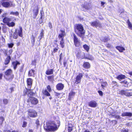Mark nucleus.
<instances>
[{"label":"nucleus","instance_id":"obj_19","mask_svg":"<svg viewBox=\"0 0 132 132\" xmlns=\"http://www.w3.org/2000/svg\"><path fill=\"white\" fill-rule=\"evenodd\" d=\"M53 73V70L51 69L47 70L46 72V74L48 75L52 74Z\"/></svg>","mask_w":132,"mask_h":132},{"label":"nucleus","instance_id":"obj_51","mask_svg":"<svg viewBox=\"0 0 132 132\" xmlns=\"http://www.w3.org/2000/svg\"><path fill=\"white\" fill-rule=\"evenodd\" d=\"M48 25H49V27H50V29L52 28V24H51V23H50V22H49V23Z\"/></svg>","mask_w":132,"mask_h":132},{"label":"nucleus","instance_id":"obj_26","mask_svg":"<svg viewBox=\"0 0 132 132\" xmlns=\"http://www.w3.org/2000/svg\"><path fill=\"white\" fill-rule=\"evenodd\" d=\"M65 35V32L64 31H62V33L59 35V37L60 38H61V39L62 38H63V39Z\"/></svg>","mask_w":132,"mask_h":132},{"label":"nucleus","instance_id":"obj_17","mask_svg":"<svg viewBox=\"0 0 132 132\" xmlns=\"http://www.w3.org/2000/svg\"><path fill=\"white\" fill-rule=\"evenodd\" d=\"M76 56L78 58L82 57L81 51L80 50H79L77 51L76 53Z\"/></svg>","mask_w":132,"mask_h":132},{"label":"nucleus","instance_id":"obj_41","mask_svg":"<svg viewBox=\"0 0 132 132\" xmlns=\"http://www.w3.org/2000/svg\"><path fill=\"white\" fill-rule=\"evenodd\" d=\"M10 14H13L15 15H18L19 14V13L18 12H11L10 13Z\"/></svg>","mask_w":132,"mask_h":132},{"label":"nucleus","instance_id":"obj_45","mask_svg":"<svg viewBox=\"0 0 132 132\" xmlns=\"http://www.w3.org/2000/svg\"><path fill=\"white\" fill-rule=\"evenodd\" d=\"M72 127H69L68 128V131L69 132H70L71 131H72Z\"/></svg>","mask_w":132,"mask_h":132},{"label":"nucleus","instance_id":"obj_16","mask_svg":"<svg viewBox=\"0 0 132 132\" xmlns=\"http://www.w3.org/2000/svg\"><path fill=\"white\" fill-rule=\"evenodd\" d=\"M20 30H17V32H18V35L19 36L22 37V27H19Z\"/></svg>","mask_w":132,"mask_h":132},{"label":"nucleus","instance_id":"obj_11","mask_svg":"<svg viewBox=\"0 0 132 132\" xmlns=\"http://www.w3.org/2000/svg\"><path fill=\"white\" fill-rule=\"evenodd\" d=\"M11 21V19L7 17L4 18L3 21L4 23H6L7 24Z\"/></svg>","mask_w":132,"mask_h":132},{"label":"nucleus","instance_id":"obj_58","mask_svg":"<svg viewBox=\"0 0 132 132\" xmlns=\"http://www.w3.org/2000/svg\"><path fill=\"white\" fill-rule=\"evenodd\" d=\"M58 49L57 48H55L54 50V52H55L57 51Z\"/></svg>","mask_w":132,"mask_h":132},{"label":"nucleus","instance_id":"obj_21","mask_svg":"<svg viewBox=\"0 0 132 132\" xmlns=\"http://www.w3.org/2000/svg\"><path fill=\"white\" fill-rule=\"evenodd\" d=\"M116 48L120 52H122L123 51L125 50V48L122 46H117L116 47Z\"/></svg>","mask_w":132,"mask_h":132},{"label":"nucleus","instance_id":"obj_34","mask_svg":"<svg viewBox=\"0 0 132 132\" xmlns=\"http://www.w3.org/2000/svg\"><path fill=\"white\" fill-rule=\"evenodd\" d=\"M47 78L50 81H53L54 80V76H48Z\"/></svg>","mask_w":132,"mask_h":132},{"label":"nucleus","instance_id":"obj_18","mask_svg":"<svg viewBox=\"0 0 132 132\" xmlns=\"http://www.w3.org/2000/svg\"><path fill=\"white\" fill-rule=\"evenodd\" d=\"M35 71L31 69L28 72V75L29 76H34L35 75Z\"/></svg>","mask_w":132,"mask_h":132},{"label":"nucleus","instance_id":"obj_32","mask_svg":"<svg viewBox=\"0 0 132 132\" xmlns=\"http://www.w3.org/2000/svg\"><path fill=\"white\" fill-rule=\"evenodd\" d=\"M83 47L88 52L89 50V46L86 45H83Z\"/></svg>","mask_w":132,"mask_h":132},{"label":"nucleus","instance_id":"obj_25","mask_svg":"<svg viewBox=\"0 0 132 132\" xmlns=\"http://www.w3.org/2000/svg\"><path fill=\"white\" fill-rule=\"evenodd\" d=\"M32 80L30 78H28L27 80V83L28 85L30 86L32 84Z\"/></svg>","mask_w":132,"mask_h":132},{"label":"nucleus","instance_id":"obj_29","mask_svg":"<svg viewBox=\"0 0 132 132\" xmlns=\"http://www.w3.org/2000/svg\"><path fill=\"white\" fill-rule=\"evenodd\" d=\"M107 85V83L106 81H103L101 82V86L103 88H104Z\"/></svg>","mask_w":132,"mask_h":132},{"label":"nucleus","instance_id":"obj_40","mask_svg":"<svg viewBox=\"0 0 132 132\" xmlns=\"http://www.w3.org/2000/svg\"><path fill=\"white\" fill-rule=\"evenodd\" d=\"M4 120V119L3 117H0V123L1 124H2Z\"/></svg>","mask_w":132,"mask_h":132},{"label":"nucleus","instance_id":"obj_4","mask_svg":"<svg viewBox=\"0 0 132 132\" xmlns=\"http://www.w3.org/2000/svg\"><path fill=\"white\" fill-rule=\"evenodd\" d=\"M27 112L28 116L30 117L35 118L37 116V112L33 109H29Z\"/></svg>","mask_w":132,"mask_h":132},{"label":"nucleus","instance_id":"obj_2","mask_svg":"<svg viewBox=\"0 0 132 132\" xmlns=\"http://www.w3.org/2000/svg\"><path fill=\"white\" fill-rule=\"evenodd\" d=\"M60 126V122L58 121L56 124L53 121H49L47 124V128L50 131H54L57 129Z\"/></svg>","mask_w":132,"mask_h":132},{"label":"nucleus","instance_id":"obj_59","mask_svg":"<svg viewBox=\"0 0 132 132\" xmlns=\"http://www.w3.org/2000/svg\"><path fill=\"white\" fill-rule=\"evenodd\" d=\"M3 76V74L2 73L0 74V80L1 79Z\"/></svg>","mask_w":132,"mask_h":132},{"label":"nucleus","instance_id":"obj_22","mask_svg":"<svg viewBox=\"0 0 132 132\" xmlns=\"http://www.w3.org/2000/svg\"><path fill=\"white\" fill-rule=\"evenodd\" d=\"M11 59L10 56H8L6 59L5 61V64L6 65L8 64L9 62Z\"/></svg>","mask_w":132,"mask_h":132},{"label":"nucleus","instance_id":"obj_39","mask_svg":"<svg viewBox=\"0 0 132 132\" xmlns=\"http://www.w3.org/2000/svg\"><path fill=\"white\" fill-rule=\"evenodd\" d=\"M33 12L35 13V15H37L38 12V9H35L33 10Z\"/></svg>","mask_w":132,"mask_h":132},{"label":"nucleus","instance_id":"obj_33","mask_svg":"<svg viewBox=\"0 0 132 132\" xmlns=\"http://www.w3.org/2000/svg\"><path fill=\"white\" fill-rule=\"evenodd\" d=\"M13 52L12 49H11L9 50V51L6 52L7 56H10Z\"/></svg>","mask_w":132,"mask_h":132},{"label":"nucleus","instance_id":"obj_15","mask_svg":"<svg viewBox=\"0 0 132 132\" xmlns=\"http://www.w3.org/2000/svg\"><path fill=\"white\" fill-rule=\"evenodd\" d=\"M131 89L126 90L125 95L126 96H132V92H128L127 91L131 90Z\"/></svg>","mask_w":132,"mask_h":132},{"label":"nucleus","instance_id":"obj_20","mask_svg":"<svg viewBox=\"0 0 132 132\" xmlns=\"http://www.w3.org/2000/svg\"><path fill=\"white\" fill-rule=\"evenodd\" d=\"M84 68L86 69H88L90 68V64L87 62H85L83 65Z\"/></svg>","mask_w":132,"mask_h":132},{"label":"nucleus","instance_id":"obj_13","mask_svg":"<svg viewBox=\"0 0 132 132\" xmlns=\"http://www.w3.org/2000/svg\"><path fill=\"white\" fill-rule=\"evenodd\" d=\"M2 6L5 7H8L10 5V3L8 2H4L1 3Z\"/></svg>","mask_w":132,"mask_h":132},{"label":"nucleus","instance_id":"obj_43","mask_svg":"<svg viewBox=\"0 0 132 132\" xmlns=\"http://www.w3.org/2000/svg\"><path fill=\"white\" fill-rule=\"evenodd\" d=\"M47 89L49 92H50L51 91V89L50 86L48 85L47 86Z\"/></svg>","mask_w":132,"mask_h":132},{"label":"nucleus","instance_id":"obj_8","mask_svg":"<svg viewBox=\"0 0 132 132\" xmlns=\"http://www.w3.org/2000/svg\"><path fill=\"white\" fill-rule=\"evenodd\" d=\"M88 105L91 107L95 108L97 106V104L95 101H93L89 103Z\"/></svg>","mask_w":132,"mask_h":132},{"label":"nucleus","instance_id":"obj_50","mask_svg":"<svg viewBox=\"0 0 132 132\" xmlns=\"http://www.w3.org/2000/svg\"><path fill=\"white\" fill-rule=\"evenodd\" d=\"M121 132H128V130L123 129L121 130Z\"/></svg>","mask_w":132,"mask_h":132},{"label":"nucleus","instance_id":"obj_64","mask_svg":"<svg viewBox=\"0 0 132 132\" xmlns=\"http://www.w3.org/2000/svg\"><path fill=\"white\" fill-rule=\"evenodd\" d=\"M29 132H32L33 131L32 129H30L29 130Z\"/></svg>","mask_w":132,"mask_h":132},{"label":"nucleus","instance_id":"obj_35","mask_svg":"<svg viewBox=\"0 0 132 132\" xmlns=\"http://www.w3.org/2000/svg\"><path fill=\"white\" fill-rule=\"evenodd\" d=\"M17 30H16L14 32L13 35V37L14 39H16L18 37V35L17 34Z\"/></svg>","mask_w":132,"mask_h":132},{"label":"nucleus","instance_id":"obj_42","mask_svg":"<svg viewBox=\"0 0 132 132\" xmlns=\"http://www.w3.org/2000/svg\"><path fill=\"white\" fill-rule=\"evenodd\" d=\"M9 48H12L14 44L13 43H9L7 44Z\"/></svg>","mask_w":132,"mask_h":132},{"label":"nucleus","instance_id":"obj_54","mask_svg":"<svg viewBox=\"0 0 132 132\" xmlns=\"http://www.w3.org/2000/svg\"><path fill=\"white\" fill-rule=\"evenodd\" d=\"M121 82L123 83L124 84H126L128 82L127 81L125 80L124 81Z\"/></svg>","mask_w":132,"mask_h":132},{"label":"nucleus","instance_id":"obj_1","mask_svg":"<svg viewBox=\"0 0 132 132\" xmlns=\"http://www.w3.org/2000/svg\"><path fill=\"white\" fill-rule=\"evenodd\" d=\"M75 32L80 37H82L85 33V30L83 26L81 24L76 25L75 28Z\"/></svg>","mask_w":132,"mask_h":132},{"label":"nucleus","instance_id":"obj_12","mask_svg":"<svg viewBox=\"0 0 132 132\" xmlns=\"http://www.w3.org/2000/svg\"><path fill=\"white\" fill-rule=\"evenodd\" d=\"M132 115L131 113L129 112H124L122 114L121 116L122 117L128 116L130 117Z\"/></svg>","mask_w":132,"mask_h":132},{"label":"nucleus","instance_id":"obj_63","mask_svg":"<svg viewBox=\"0 0 132 132\" xmlns=\"http://www.w3.org/2000/svg\"><path fill=\"white\" fill-rule=\"evenodd\" d=\"M22 70H23V68H21L20 69V71L21 72H22Z\"/></svg>","mask_w":132,"mask_h":132},{"label":"nucleus","instance_id":"obj_27","mask_svg":"<svg viewBox=\"0 0 132 132\" xmlns=\"http://www.w3.org/2000/svg\"><path fill=\"white\" fill-rule=\"evenodd\" d=\"M125 76L123 75H119L118 76L117 78L118 80H120L125 78Z\"/></svg>","mask_w":132,"mask_h":132},{"label":"nucleus","instance_id":"obj_5","mask_svg":"<svg viewBox=\"0 0 132 132\" xmlns=\"http://www.w3.org/2000/svg\"><path fill=\"white\" fill-rule=\"evenodd\" d=\"M27 102L32 105H35L38 103V101L36 98L34 97H30L27 100Z\"/></svg>","mask_w":132,"mask_h":132},{"label":"nucleus","instance_id":"obj_23","mask_svg":"<svg viewBox=\"0 0 132 132\" xmlns=\"http://www.w3.org/2000/svg\"><path fill=\"white\" fill-rule=\"evenodd\" d=\"M12 64L14 67V69H15L16 68L17 65L18 64H19L20 63L16 61L13 62Z\"/></svg>","mask_w":132,"mask_h":132},{"label":"nucleus","instance_id":"obj_37","mask_svg":"<svg viewBox=\"0 0 132 132\" xmlns=\"http://www.w3.org/2000/svg\"><path fill=\"white\" fill-rule=\"evenodd\" d=\"M64 43L63 39V38H62L61 41H60V44L61 46L62 47V48L64 47Z\"/></svg>","mask_w":132,"mask_h":132},{"label":"nucleus","instance_id":"obj_52","mask_svg":"<svg viewBox=\"0 0 132 132\" xmlns=\"http://www.w3.org/2000/svg\"><path fill=\"white\" fill-rule=\"evenodd\" d=\"M36 124L37 125V127H38L39 125V121H38L37 120L36 122Z\"/></svg>","mask_w":132,"mask_h":132},{"label":"nucleus","instance_id":"obj_31","mask_svg":"<svg viewBox=\"0 0 132 132\" xmlns=\"http://www.w3.org/2000/svg\"><path fill=\"white\" fill-rule=\"evenodd\" d=\"M43 93L44 95L47 96H50V94L46 90H43Z\"/></svg>","mask_w":132,"mask_h":132},{"label":"nucleus","instance_id":"obj_30","mask_svg":"<svg viewBox=\"0 0 132 132\" xmlns=\"http://www.w3.org/2000/svg\"><path fill=\"white\" fill-rule=\"evenodd\" d=\"M7 25L9 27H13L15 26V23L13 22H9Z\"/></svg>","mask_w":132,"mask_h":132},{"label":"nucleus","instance_id":"obj_56","mask_svg":"<svg viewBox=\"0 0 132 132\" xmlns=\"http://www.w3.org/2000/svg\"><path fill=\"white\" fill-rule=\"evenodd\" d=\"M105 4V3L104 2H101V6H103Z\"/></svg>","mask_w":132,"mask_h":132},{"label":"nucleus","instance_id":"obj_46","mask_svg":"<svg viewBox=\"0 0 132 132\" xmlns=\"http://www.w3.org/2000/svg\"><path fill=\"white\" fill-rule=\"evenodd\" d=\"M13 91V87H11L9 89V92L10 93H11Z\"/></svg>","mask_w":132,"mask_h":132},{"label":"nucleus","instance_id":"obj_62","mask_svg":"<svg viewBox=\"0 0 132 132\" xmlns=\"http://www.w3.org/2000/svg\"><path fill=\"white\" fill-rule=\"evenodd\" d=\"M12 132H18V130H13Z\"/></svg>","mask_w":132,"mask_h":132},{"label":"nucleus","instance_id":"obj_47","mask_svg":"<svg viewBox=\"0 0 132 132\" xmlns=\"http://www.w3.org/2000/svg\"><path fill=\"white\" fill-rule=\"evenodd\" d=\"M7 15V13H5L2 15V17H4V18L6 17V16Z\"/></svg>","mask_w":132,"mask_h":132},{"label":"nucleus","instance_id":"obj_7","mask_svg":"<svg viewBox=\"0 0 132 132\" xmlns=\"http://www.w3.org/2000/svg\"><path fill=\"white\" fill-rule=\"evenodd\" d=\"M82 77V75L81 73H80L77 76L76 78V80L75 82V83L77 84L80 83L81 81V80Z\"/></svg>","mask_w":132,"mask_h":132},{"label":"nucleus","instance_id":"obj_53","mask_svg":"<svg viewBox=\"0 0 132 132\" xmlns=\"http://www.w3.org/2000/svg\"><path fill=\"white\" fill-rule=\"evenodd\" d=\"M114 117H115V118L117 119H119L120 118V116H119L118 115H115Z\"/></svg>","mask_w":132,"mask_h":132},{"label":"nucleus","instance_id":"obj_6","mask_svg":"<svg viewBox=\"0 0 132 132\" xmlns=\"http://www.w3.org/2000/svg\"><path fill=\"white\" fill-rule=\"evenodd\" d=\"M73 36L74 43L75 46L77 47H79L80 44V40L78 39L75 34H73Z\"/></svg>","mask_w":132,"mask_h":132},{"label":"nucleus","instance_id":"obj_60","mask_svg":"<svg viewBox=\"0 0 132 132\" xmlns=\"http://www.w3.org/2000/svg\"><path fill=\"white\" fill-rule=\"evenodd\" d=\"M62 53H61L60 55V60L61 58H62Z\"/></svg>","mask_w":132,"mask_h":132},{"label":"nucleus","instance_id":"obj_38","mask_svg":"<svg viewBox=\"0 0 132 132\" xmlns=\"http://www.w3.org/2000/svg\"><path fill=\"white\" fill-rule=\"evenodd\" d=\"M126 90H122L119 91V94H121V95H125V92Z\"/></svg>","mask_w":132,"mask_h":132},{"label":"nucleus","instance_id":"obj_61","mask_svg":"<svg viewBox=\"0 0 132 132\" xmlns=\"http://www.w3.org/2000/svg\"><path fill=\"white\" fill-rule=\"evenodd\" d=\"M128 73L131 76H132V72H130Z\"/></svg>","mask_w":132,"mask_h":132},{"label":"nucleus","instance_id":"obj_36","mask_svg":"<svg viewBox=\"0 0 132 132\" xmlns=\"http://www.w3.org/2000/svg\"><path fill=\"white\" fill-rule=\"evenodd\" d=\"M3 102L4 104L6 105L8 103L9 101L7 99L5 98L3 99Z\"/></svg>","mask_w":132,"mask_h":132},{"label":"nucleus","instance_id":"obj_44","mask_svg":"<svg viewBox=\"0 0 132 132\" xmlns=\"http://www.w3.org/2000/svg\"><path fill=\"white\" fill-rule=\"evenodd\" d=\"M27 124V123L26 122L24 121L23 122L22 127H26Z\"/></svg>","mask_w":132,"mask_h":132},{"label":"nucleus","instance_id":"obj_24","mask_svg":"<svg viewBox=\"0 0 132 132\" xmlns=\"http://www.w3.org/2000/svg\"><path fill=\"white\" fill-rule=\"evenodd\" d=\"M128 25V27L129 29L132 30V24L128 19L127 22Z\"/></svg>","mask_w":132,"mask_h":132},{"label":"nucleus","instance_id":"obj_48","mask_svg":"<svg viewBox=\"0 0 132 132\" xmlns=\"http://www.w3.org/2000/svg\"><path fill=\"white\" fill-rule=\"evenodd\" d=\"M44 36V33L42 32H41L40 34V36H39V37L40 38V37H41L42 38Z\"/></svg>","mask_w":132,"mask_h":132},{"label":"nucleus","instance_id":"obj_14","mask_svg":"<svg viewBox=\"0 0 132 132\" xmlns=\"http://www.w3.org/2000/svg\"><path fill=\"white\" fill-rule=\"evenodd\" d=\"M27 94H28V95L29 97H31L32 96L33 94V92L30 90H27V92H26L25 94H24V95H25Z\"/></svg>","mask_w":132,"mask_h":132},{"label":"nucleus","instance_id":"obj_3","mask_svg":"<svg viewBox=\"0 0 132 132\" xmlns=\"http://www.w3.org/2000/svg\"><path fill=\"white\" fill-rule=\"evenodd\" d=\"M5 78L7 80H11L13 77L12 70L10 69L7 70L5 72Z\"/></svg>","mask_w":132,"mask_h":132},{"label":"nucleus","instance_id":"obj_55","mask_svg":"<svg viewBox=\"0 0 132 132\" xmlns=\"http://www.w3.org/2000/svg\"><path fill=\"white\" fill-rule=\"evenodd\" d=\"M8 1V0H1V3L4 2H7Z\"/></svg>","mask_w":132,"mask_h":132},{"label":"nucleus","instance_id":"obj_49","mask_svg":"<svg viewBox=\"0 0 132 132\" xmlns=\"http://www.w3.org/2000/svg\"><path fill=\"white\" fill-rule=\"evenodd\" d=\"M98 93H99L100 95L101 96H102L103 95V93L101 91H98Z\"/></svg>","mask_w":132,"mask_h":132},{"label":"nucleus","instance_id":"obj_9","mask_svg":"<svg viewBox=\"0 0 132 132\" xmlns=\"http://www.w3.org/2000/svg\"><path fill=\"white\" fill-rule=\"evenodd\" d=\"M91 24L92 26H95L96 27H102L101 24L96 21L92 22Z\"/></svg>","mask_w":132,"mask_h":132},{"label":"nucleus","instance_id":"obj_28","mask_svg":"<svg viewBox=\"0 0 132 132\" xmlns=\"http://www.w3.org/2000/svg\"><path fill=\"white\" fill-rule=\"evenodd\" d=\"M75 94V93L73 92H70L69 94V99L70 100H71L72 97L73 96H74Z\"/></svg>","mask_w":132,"mask_h":132},{"label":"nucleus","instance_id":"obj_57","mask_svg":"<svg viewBox=\"0 0 132 132\" xmlns=\"http://www.w3.org/2000/svg\"><path fill=\"white\" fill-rule=\"evenodd\" d=\"M106 46L108 47V48H111V45L109 44L107 45Z\"/></svg>","mask_w":132,"mask_h":132},{"label":"nucleus","instance_id":"obj_10","mask_svg":"<svg viewBox=\"0 0 132 132\" xmlns=\"http://www.w3.org/2000/svg\"><path fill=\"white\" fill-rule=\"evenodd\" d=\"M64 87L63 84L61 83H60L57 85L56 88L58 90H60L62 89Z\"/></svg>","mask_w":132,"mask_h":132}]
</instances>
